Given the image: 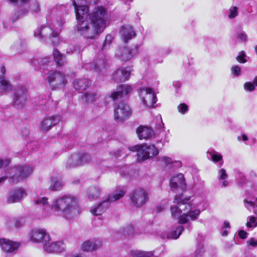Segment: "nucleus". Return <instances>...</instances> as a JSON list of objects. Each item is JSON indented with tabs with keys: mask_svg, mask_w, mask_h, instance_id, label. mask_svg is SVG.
Returning a JSON list of instances; mask_svg holds the SVG:
<instances>
[{
	"mask_svg": "<svg viewBox=\"0 0 257 257\" xmlns=\"http://www.w3.org/2000/svg\"><path fill=\"white\" fill-rule=\"evenodd\" d=\"M138 52V47L132 48L120 47L116 50L115 56L122 61H127L131 59Z\"/></svg>",
	"mask_w": 257,
	"mask_h": 257,
	"instance_id": "dca6fc26",
	"label": "nucleus"
},
{
	"mask_svg": "<svg viewBox=\"0 0 257 257\" xmlns=\"http://www.w3.org/2000/svg\"><path fill=\"white\" fill-rule=\"evenodd\" d=\"M102 245V241L98 238H93L84 241L81 249L84 251L91 252L100 248Z\"/></svg>",
	"mask_w": 257,
	"mask_h": 257,
	"instance_id": "412c9836",
	"label": "nucleus"
},
{
	"mask_svg": "<svg viewBox=\"0 0 257 257\" xmlns=\"http://www.w3.org/2000/svg\"><path fill=\"white\" fill-rule=\"evenodd\" d=\"M29 0H8V3L13 6H21L28 2Z\"/></svg>",
	"mask_w": 257,
	"mask_h": 257,
	"instance_id": "3c124183",
	"label": "nucleus"
},
{
	"mask_svg": "<svg viewBox=\"0 0 257 257\" xmlns=\"http://www.w3.org/2000/svg\"><path fill=\"white\" fill-rule=\"evenodd\" d=\"M54 59L58 66H63L66 63L65 57L61 54L59 51L54 49L53 52Z\"/></svg>",
	"mask_w": 257,
	"mask_h": 257,
	"instance_id": "2f4dec72",
	"label": "nucleus"
},
{
	"mask_svg": "<svg viewBox=\"0 0 257 257\" xmlns=\"http://www.w3.org/2000/svg\"><path fill=\"white\" fill-rule=\"evenodd\" d=\"M257 87V76H255L253 81L245 82L244 85V89L246 91L251 92L254 90L255 87Z\"/></svg>",
	"mask_w": 257,
	"mask_h": 257,
	"instance_id": "58836bf2",
	"label": "nucleus"
},
{
	"mask_svg": "<svg viewBox=\"0 0 257 257\" xmlns=\"http://www.w3.org/2000/svg\"><path fill=\"white\" fill-rule=\"evenodd\" d=\"M51 210L66 219L72 220L79 213L78 199L69 194L60 196L53 200Z\"/></svg>",
	"mask_w": 257,
	"mask_h": 257,
	"instance_id": "f03ea898",
	"label": "nucleus"
},
{
	"mask_svg": "<svg viewBox=\"0 0 257 257\" xmlns=\"http://www.w3.org/2000/svg\"><path fill=\"white\" fill-rule=\"evenodd\" d=\"M119 34L122 40L125 43L136 36L133 28L130 25L122 26L120 30Z\"/></svg>",
	"mask_w": 257,
	"mask_h": 257,
	"instance_id": "b1692460",
	"label": "nucleus"
},
{
	"mask_svg": "<svg viewBox=\"0 0 257 257\" xmlns=\"http://www.w3.org/2000/svg\"><path fill=\"white\" fill-rule=\"evenodd\" d=\"M79 161L80 162V166L84 165L89 163L91 160L90 156L86 153H79Z\"/></svg>",
	"mask_w": 257,
	"mask_h": 257,
	"instance_id": "ea45409f",
	"label": "nucleus"
},
{
	"mask_svg": "<svg viewBox=\"0 0 257 257\" xmlns=\"http://www.w3.org/2000/svg\"><path fill=\"white\" fill-rule=\"evenodd\" d=\"M178 110L180 113L184 114L188 111V107L185 103H181L178 106Z\"/></svg>",
	"mask_w": 257,
	"mask_h": 257,
	"instance_id": "8fccbe9b",
	"label": "nucleus"
},
{
	"mask_svg": "<svg viewBox=\"0 0 257 257\" xmlns=\"http://www.w3.org/2000/svg\"><path fill=\"white\" fill-rule=\"evenodd\" d=\"M0 246L6 253L14 252L19 246L18 242H14L6 238H0Z\"/></svg>",
	"mask_w": 257,
	"mask_h": 257,
	"instance_id": "4be33fe9",
	"label": "nucleus"
},
{
	"mask_svg": "<svg viewBox=\"0 0 257 257\" xmlns=\"http://www.w3.org/2000/svg\"><path fill=\"white\" fill-rule=\"evenodd\" d=\"M245 207L248 209H250V207H254L255 203L251 201H248L247 199L244 200Z\"/></svg>",
	"mask_w": 257,
	"mask_h": 257,
	"instance_id": "13d9d810",
	"label": "nucleus"
},
{
	"mask_svg": "<svg viewBox=\"0 0 257 257\" xmlns=\"http://www.w3.org/2000/svg\"><path fill=\"white\" fill-rule=\"evenodd\" d=\"M64 19L58 20L54 16H49L47 18V26H42L34 31V36L40 42L50 41L53 45H57L59 41L58 34L62 26L64 24Z\"/></svg>",
	"mask_w": 257,
	"mask_h": 257,
	"instance_id": "7ed1b4c3",
	"label": "nucleus"
},
{
	"mask_svg": "<svg viewBox=\"0 0 257 257\" xmlns=\"http://www.w3.org/2000/svg\"><path fill=\"white\" fill-rule=\"evenodd\" d=\"M107 19V11L102 7H96L91 13L88 14V19L102 32L106 28Z\"/></svg>",
	"mask_w": 257,
	"mask_h": 257,
	"instance_id": "6e6552de",
	"label": "nucleus"
},
{
	"mask_svg": "<svg viewBox=\"0 0 257 257\" xmlns=\"http://www.w3.org/2000/svg\"><path fill=\"white\" fill-rule=\"evenodd\" d=\"M51 184L49 189L51 191H58L62 190L64 183L61 177L58 175L53 176L50 179Z\"/></svg>",
	"mask_w": 257,
	"mask_h": 257,
	"instance_id": "a878e982",
	"label": "nucleus"
},
{
	"mask_svg": "<svg viewBox=\"0 0 257 257\" xmlns=\"http://www.w3.org/2000/svg\"><path fill=\"white\" fill-rule=\"evenodd\" d=\"M129 150L132 152H136L138 157L139 162L146 160L154 156H157L159 151L154 145L144 144L141 145H136L129 148Z\"/></svg>",
	"mask_w": 257,
	"mask_h": 257,
	"instance_id": "0eeeda50",
	"label": "nucleus"
},
{
	"mask_svg": "<svg viewBox=\"0 0 257 257\" xmlns=\"http://www.w3.org/2000/svg\"><path fill=\"white\" fill-rule=\"evenodd\" d=\"M86 193L88 198L90 200H93L100 196V189L98 187H91L88 188Z\"/></svg>",
	"mask_w": 257,
	"mask_h": 257,
	"instance_id": "7c9ffc66",
	"label": "nucleus"
},
{
	"mask_svg": "<svg viewBox=\"0 0 257 257\" xmlns=\"http://www.w3.org/2000/svg\"><path fill=\"white\" fill-rule=\"evenodd\" d=\"M184 229V227L181 224L174 226L172 227V229L167 233V237L169 239H177L179 237Z\"/></svg>",
	"mask_w": 257,
	"mask_h": 257,
	"instance_id": "cd10ccee",
	"label": "nucleus"
},
{
	"mask_svg": "<svg viewBox=\"0 0 257 257\" xmlns=\"http://www.w3.org/2000/svg\"><path fill=\"white\" fill-rule=\"evenodd\" d=\"M241 138H242V140L243 141H247L248 140L247 137L245 135H244V134H243V135H241L240 136H238L237 137V139L239 141H240Z\"/></svg>",
	"mask_w": 257,
	"mask_h": 257,
	"instance_id": "69168bd1",
	"label": "nucleus"
},
{
	"mask_svg": "<svg viewBox=\"0 0 257 257\" xmlns=\"http://www.w3.org/2000/svg\"><path fill=\"white\" fill-rule=\"evenodd\" d=\"M189 198L183 199L182 195H176L174 200V204L171 206L172 216L178 220L179 224L188 223V216L185 212L189 209V204L187 201Z\"/></svg>",
	"mask_w": 257,
	"mask_h": 257,
	"instance_id": "423d86ee",
	"label": "nucleus"
},
{
	"mask_svg": "<svg viewBox=\"0 0 257 257\" xmlns=\"http://www.w3.org/2000/svg\"><path fill=\"white\" fill-rule=\"evenodd\" d=\"M164 209V207L163 206L159 205L156 208V210L157 213L160 212Z\"/></svg>",
	"mask_w": 257,
	"mask_h": 257,
	"instance_id": "774afa93",
	"label": "nucleus"
},
{
	"mask_svg": "<svg viewBox=\"0 0 257 257\" xmlns=\"http://www.w3.org/2000/svg\"><path fill=\"white\" fill-rule=\"evenodd\" d=\"M181 84L179 81H175L173 82V86L176 88V92H178V89L181 87Z\"/></svg>",
	"mask_w": 257,
	"mask_h": 257,
	"instance_id": "e2e57ef3",
	"label": "nucleus"
},
{
	"mask_svg": "<svg viewBox=\"0 0 257 257\" xmlns=\"http://www.w3.org/2000/svg\"><path fill=\"white\" fill-rule=\"evenodd\" d=\"M112 39H113V38L111 35H106V36L105 37V39L104 41L103 44L102 48H101L102 51L105 50L109 46L110 44H111V43L112 42Z\"/></svg>",
	"mask_w": 257,
	"mask_h": 257,
	"instance_id": "c03bdc74",
	"label": "nucleus"
},
{
	"mask_svg": "<svg viewBox=\"0 0 257 257\" xmlns=\"http://www.w3.org/2000/svg\"><path fill=\"white\" fill-rule=\"evenodd\" d=\"M130 198L133 204L136 207L140 208L148 201L149 193L144 188H137L130 193Z\"/></svg>",
	"mask_w": 257,
	"mask_h": 257,
	"instance_id": "9d476101",
	"label": "nucleus"
},
{
	"mask_svg": "<svg viewBox=\"0 0 257 257\" xmlns=\"http://www.w3.org/2000/svg\"><path fill=\"white\" fill-rule=\"evenodd\" d=\"M91 84V81L87 78L76 79L73 82L74 88L79 92L86 90Z\"/></svg>",
	"mask_w": 257,
	"mask_h": 257,
	"instance_id": "bb28decb",
	"label": "nucleus"
},
{
	"mask_svg": "<svg viewBox=\"0 0 257 257\" xmlns=\"http://www.w3.org/2000/svg\"><path fill=\"white\" fill-rule=\"evenodd\" d=\"M228 175L226 171L224 169H221L218 171V178L219 181L223 180L222 186L226 187L228 185V182L225 180L227 178Z\"/></svg>",
	"mask_w": 257,
	"mask_h": 257,
	"instance_id": "4c0bfd02",
	"label": "nucleus"
},
{
	"mask_svg": "<svg viewBox=\"0 0 257 257\" xmlns=\"http://www.w3.org/2000/svg\"><path fill=\"white\" fill-rule=\"evenodd\" d=\"M172 164L174 165V166L178 168H180L182 166V162L180 161H173Z\"/></svg>",
	"mask_w": 257,
	"mask_h": 257,
	"instance_id": "0e129e2a",
	"label": "nucleus"
},
{
	"mask_svg": "<svg viewBox=\"0 0 257 257\" xmlns=\"http://www.w3.org/2000/svg\"><path fill=\"white\" fill-rule=\"evenodd\" d=\"M27 195V191L22 187L12 189L7 194V202L8 204L19 202L24 199Z\"/></svg>",
	"mask_w": 257,
	"mask_h": 257,
	"instance_id": "ddd939ff",
	"label": "nucleus"
},
{
	"mask_svg": "<svg viewBox=\"0 0 257 257\" xmlns=\"http://www.w3.org/2000/svg\"><path fill=\"white\" fill-rule=\"evenodd\" d=\"M142 103L146 107H155L157 99L154 90L151 88H141L139 91Z\"/></svg>",
	"mask_w": 257,
	"mask_h": 257,
	"instance_id": "1a4fd4ad",
	"label": "nucleus"
},
{
	"mask_svg": "<svg viewBox=\"0 0 257 257\" xmlns=\"http://www.w3.org/2000/svg\"><path fill=\"white\" fill-rule=\"evenodd\" d=\"M99 97V95L96 92H87L83 94L82 98L86 102H92L96 100Z\"/></svg>",
	"mask_w": 257,
	"mask_h": 257,
	"instance_id": "f704fd0d",
	"label": "nucleus"
},
{
	"mask_svg": "<svg viewBox=\"0 0 257 257\" xmlns=\"http://www.w3.org/2000/svg\"><path fill=\"white\" fill-rule=\"evenodd\" d=\"M61 120L60 115L47 116L43 119L40 123V127L43 131L47 132Z\"/></svg>",
	"mask_w": 257,
	"mask_h": 257,
	"instance_id": "a211bd4d",
	"label": "nucleus"
},
{
	"mask_svg": "<svg viewBox=\"0 0 257 257\" xmlns=\"http://www.w3.org/2000/svg\"><path fill=\"white\" fill-rule=\"evenodd\" d=\"M123 234L128 236H132L134 233V228L132 225H128L123 229Z\"/></svg>",
	"mask_w": 257,
	"mask_h": 257,
	"instance_id": "37998d69",
	"label": "nucleus"
},
{
	"mask_svg": "<svg viewBox=\"0 0 257 257\" xmlns=\"http://www.w3.org/2000/svg\"><path fill=\"white\" fill-rule=\"evenodd\" d=\"M33 171V168L28 165H17L8 168L5 170V175L0 177V185L7 179L11 184H16L30 176Z\"/></svg>",
	"mask_w": 257,
	"mask_h": 257,
	"instance_id": "39448f33",
	"label": "nucleus"
},
{
	"mask_svg": "<svg viewBox=\"0 0 257 257\" xmlns=\"http://www.w3.org/2000/svg\"><path fill=\"white\" fill-rule=\"evenodd\" d=\"M65 244L62 241L50 242L49 241L44 243L43 245L44 250L48 252H61L65 249Z\"/></svg>",
	"mask_w": 257,
	"mask_h": 257,
	"instance_id": "aec40b11",
	"label": "nucleus"
},
{
	"mask_svg": "<svg viewBox=\"0 0 257 257\" xmlns=\"http://www.w3.org/2000/svg\"><path fill=\"white\" fill-rule=\"evenodd\" d=\"M239 236L241 238L245 239L247 237V233L243 231V230H240L238 233Z\"/></svg>",
	"mask_w": 257,
	"mask_h": 257,
	"instance_id": "680f3d73",
	"label": "nucleus"
},
{
	"mask_svg": "<svg viewBox=\"0 0 257 257\" xmlns=\"http://www.w3.org/2000/svg\"><path fill=\"white\" fill-rule=\"evenodd\" d=\"M30 240L34 242L44 243L50 241L49 234L44 229L34 228L29 233Z\"/></svg>",
	"mask_w": 257,
	"mask_h": 257,
	"instance_id": "2eb2a0df",
	"label": "nucleus"
},
{
	"mask_svg": "<svg viewBox=\"0 0 257 257\" xmlns=\"http://www.w3.org/2000/svg\"><path fill=\"white\" fill-rule=\"evenodd\" d=\"M28 13V10L27 9H23L19 11V12H17V14H15L16 15H17V17L15 20H13V21H15L17 20V19H18L19 18L27 15Z\"/></svg>",
	"mask_w": 257,
	"mask_h": 257,
	"instance_id": "5fc2aeb1",
	"label": "nucleus"
},
{
	"mask_svg": "<svg viewBox=\"0 0 257 257\" xmlns=\"http://www.w3.org/2000/svg\"><path fill=\"white\" fill-rule=\"evenodd\" d=\"M124 194V191L122 190H120L118 193H116L111 196H109L106 200L99 203L97 207L92 208L90 209L91 213L95 215H100L102 214L108 208L110 202L118 200L120 198L122 197Z\"/></svg>",
	"mask_w": 257,
	"mask_h": 257,
	"instance_id": "9b49d317",
	"label": "nucleus"
},
{
	"mask_svg": "<svg viewBox=\"0 0 257 257\" xmlns=\"http://www.w3.org/2000/svg\"><path fill=\"white\" fill-rule=\"evenodd\" d=\"M47 79L51 85L57 88H63L67 83L65 75L60 72H49Z\"/></svg>",
	"mask_w": 257,
	"mask_h": 257,
	"instance_id": "4468645a",
	"label": "nucleus"
},
{
	"mask_svg": "<svg viewBox=\"0 0 257 257\" xmlns=\"http://www.w3.org/2000/svg\"><path fill=\"white\" fill-rule=\"evenodd\" d=\"M30 9L33 13H38L40 12L41 9L39 3L36 0L32 2L30 5Z\"/></svg>",
	"mask_w": 257,
	"mask_h": 257,
	"instance_id": "79ce46f5",
	"label": "nucleus"
},
{
	"mask_svg": "<svg viewBox=\"0 0 257 257\" xmlns=\"http://www.w3.org/2000/svg\"><path fill=\"white\" fill-rule=\"evenodd\" d=\"M247 244L252 247H256L257 246V240L252 237L247 241Z\"/></svg>",
	"mask_w": 257,
	"mask_h": 257,
	"instance_id": "052dcab7",
	"label": "nucleus"
},
{
	"mask_svg": "<svg viewBox=\"0 0 257 257\" xmlns=\"http://www.w3.org/2000/svg\"><path fill=\"white\" fill-rule=\"evenodd\" d=\"M72 4L74 7L76 19L77 32L80 36L86 39L94 40L102 31L88 19L89 8L87 6H78L74 0Z\"/></svg>",
	"mask_w": 257,
	"mask_h": 257,
	"instance_id": "f257e3e1",
	"label": "nucleus"
},
{
	"mask_svg": "<svg viewBox=\"0 0 257 257\" xmlns=\"http://www.w3.org/2000/svg\"><path fill=\"white\" fill-rule=\"evenodd\" d=\"M107 67L108 64L105 56H99L94 60L93 68L96 72L103 73Z\"/></svg>",
	"mask_w": 257,
	"mask_h": 257,
	"instance_id": "5701e85b",
	"label": "nucleus"
},
{
	"mask_svg": "<svg viewBox=\"0 0 257 257\" xmlns=\"http://www.w3.org/2000/svg\"><path fill=\"white\" fill-rule=\"evenodd\" d=\"M79 159L78 153L71 155L67 161L66 167L67 168H73L80 166Z\"/></svg>",
	"mask_w": 257,
	"mask_h": 257,
	"instance_id": "c756f323",
	"label": "nucleus"
},
{
	"mask_svg": "<svg viewBox=\"0 0 257 257\" xmlns=\"http://www.w3.org/2000/svg\"><path fill=\"white\" fill-rule=\"evenodd\" d=\"M25 223V220L24 218L17 217L14 218V227L19 228L22 227Z\"/></svg>",
	"mask_w": 257,
	"mask_h": 257,
	"instance_id": "a18cd8bd",
	"label": "nucleus"
},
{
	"mask_svg": "<svg viewBox=\"0 0 257 257\" xmlns=\"http://www.w3.org/2000/svg\"><path fill=\"white\" fill-rule=\"evenodd\" d=\"M161 160L162 161H163V162H164V163L166 165H168L169 164H171L172 163H173L172 159L171 158L168 157H166V156L162 157L161 159Z\"/></svg>",
	"mask_w": 257,
	"mask_h": 257,
	"instance_id": "bf43d9fd",
	"label": "nucleus"
},
{
	"mask_svg": "<svg viewBox=\"0 0 257 257\" xmlns=\"http://www.w3.org/2000/svg\"><path fill=\"white\" fill-rule=\"evenodd\" d=\"M246 55L244 52L241 51L239 53L238 56L236 57V60L241 63H244L246 62L245 59Z\"/></svg>",
	"mask_w": 257,
	"mask_h": 257,
	"instance_id": "603ef678",
	"label": "nucleus"
},
{
	"mask_svg": "<svg viewBox=\"0 0 257 257\" xmlns=\"http://www.w3.org/2000/svg\"><path fill=\"white\" fill-rule=\"evenodd\" d=\"M83 67L86 69V70H90L91 69L92 66L91 64L88 63H85L84 65L83 66Z\"/></svg>",
	"mask_w": 257,
	"mask_h": 257,
	"instance_id": "338daca9",
	"label": "nucleus"
},
{
	"mask_svg": "<svg viewBox=\"0 0 257 257\" xmlns=\"http://www.w3.org/2000/svg\"><path fill=\"white\" fill-rule=\"evenodd\" d=\"M204 252L203 246L201 244H199L195 251V257H201Z\"/></svg>",
	"mask_w": 257,
	"mask_h": 257,
	"instance_id": "de8ad7c7",
	"label": "nucleus"
},
{
	"mask_svg": "<svg viewBox=\"0 0 257 257\" xmlns=\"http://www.w3.org/2000/svg\"><path fill=\"white\" fill-rule=\"evenodd\" d=\"M137 133L140 140L149 139L154 136L153 131L147 126H139L137 130Z\"/></svg>",
	"mask_w": 257,
	"mask_h": 257,
	"instance_id": "393cba45",
	"label": "nucleus"
},
{
	"mask_svg": "<svg viewBox=\"0 0 257 257\" xmlns=\"http://www.w3.org/2000/svg\"><path fill=\"white\" fill-rule=\"evenodd\" d=\"M5 225L7 228L12 229L14 228V218H9L7 219L5 222Z\"/></svg>",
	"mask_w": 257,
	"mask_h": 257,
	"instance_id": "6e6d98bb",
	"label": "nucleus"
},
{
	"mask_svg": "<svg viewBox=\"0 0 257 257\" xmlns=\"http://www.w3.org/2000/svg\"><path fill=\"white\" fill-rule=\"evenodd\" d=\"M33 203L37 206L43 207V210L46 213H48L49 210L51 209V205H49L47 197H38L34 200Z\"/></svg>",
	"mask_w": 257,
	"mask_h": 257,
	"instance_id": "c85d7f7f",
	"label": "nucleus"
},
{
	"mask_svg": "<svg viewBox=\"0 0 257 257\" xmlns=\"http://www.w3.org/2000/svg\"><path fill=\"white\" fill-rule=\"evenodd\" d=\"M171 189L175 192L178 189L183 190L185 188L186 184L184 175L178 173L171 178L170 180Z\"/></svg>",
	"mask_w": 257,
	"mask_h": 257,
	"instance_id": "f3484780",
	"label": "nucleus"
},
{
	"mask_svg": "<svg viewBox=\"0 0 257 257\" xmlns=\"http://www.w3.org/2000/svg\"><path fill=\"white\" fill-rule=\"evenodd\" d=\"M29 98L27 89L24 86L17 88L13 97L12 103L13 106L17 108H22L26 104Z\"/></svg>",
	"mask_w": 257,
	"mask_h": 257,
	"instance_id": "f8f14e48",
	"label": "nucleus"
},
{
	"mask_svg": "<svg viewBox=\"0 0 257 257\" xmlns=\"http://www.w3.org/2000/svg\"><path fill=\"white\" fill-rule=\"evenodd\" d=\"M237 9L236 7H232L229 9L228 14L229 18L233 19L237 15Z\"/></svg>",
	"mask_w": 257,
	"mask_h": 257,
	"instance_id": "09e8293b",
	"label": "nucleus"
},
{
	"mask_svg": "<svg viewBox=\"0 0 257 257\" xmlns=\"http://www.w3.org/2000/svg\"><path fill=\"white\" fill-rule=\"evenodd\" d=\"M11 159L8 158H0V168L3 166H8L11 162Z\"/></svg>",
	"mask_w": 257,
	"mask_h": 257,
	"instance_id": "4d7b16f0",
	"label": "nucleus"
},
{
	"mask_svg": "<svg viewBox=\"0 0 257 257\" xmlns=\"http://www.w3.org/2000/svg\"><path fill=\"white\" fill-rule=\"evenodd\" d=\"M235 38L239 42L245 43L247 40V35L245 32L240 31L237 32L235 35Z\"/></svg>",
	"mask_w": 257,
	"mask_h": 257,
	"instance_id": "a19ab883",
	"label": "nucleus"
},
{
	"mask_svg": "<svg viewBox=\"0 0 257 257\" xmlns=\"http://www.w3.org/2000/svg\"><path fill=\"white\" fill-rule=\"evenodd\" d=\"M131 255L133 257H158L154 255L153 251L146 252L141 250H132Z\"/></svg>",
	"mask_w": 257,
	"mask_h": 257,
	"instance_id": "c9c22d12",
	"label": "nucleus"
},
{
	"mask_svg": "<svg viewBox=\"0 0 257 257\" xmlns=\"http://www.w3.org/2000/svg\"><path fill=\"white\" fill-rule=\"evenodd\" d=\"M249 220L246 223L247 227H255L256 223V218L254 216H250L248 217Z\"/></svg>",
	"mask_w": 257,
	"mask_h": 257,
	"instance_id": "49530a36",
	"label": "nucleus"
},
{
	"mask_svg": "<svg viewBox=\"0 0 257 257\" xmlns=\"http://www.w3.org/2000/svg\"><path fill=\"white\" fill-rule=\"evenodd\" d=\"M132 89V87L128 85H120L117 87L116 91L112 92L110 96L114 102V117L117 122L125 121L132 115L130 107L122 101Z\"/></svg>",
	"mask_w": 257,
	"mask_h": 257,
	"instance_id": "20e7f679",
	"label": "nucleus"
},
{
	"mask_svg": "<svg viewBox=\"0 0 257 257\" xmlns=\"http://www.w3.org/2000/svg\"><path fill=\"white\" fill-rule=\"evenodd\" d=\"M231 70L232 74L235 76H238L240 75L241 69L238 66L234 65L232 66Z\"/></svg>",
	"mask_w": 257,
	"mask_h": 257,
	"instance_id": "864d4df0",
	"label": "nucleus"
},
{
	"mask_svg": "<svg viewBox=\"0 0 257 257\" xmlns=\"http://www.w3.org/2000/svg\"><path fill=\"white\" fill-rule=\"evenodd\" d=\"M207 157L214 163L221 161V162L219 163L220 167L223 164L222 156L214 150L210 152H207Z\"/></svg>",
	"mask_w": 257,
	"mask_h": 257,
	"instance_id": "72a5a7b5",
	"label": "nucleus"
},
{
	"mask_svg": "<svg viewBox=\"0 0 257 257\" xmlns=\"http://www.w3.org/2000/svg\"><path fill=\"white\" fill-rule=\"evenodd\" d=\"M132 69L131 67L117 69L113 74L112 78L116 82H122L128 79Z\"/></svg>",
	"mask_w": 257,
	"mask_h": 257,
	"instance_id": "6ab92c4d",
	"label": "nucleus"
},
{
	"mask_svg": "<svg viewBox=\"0 0 257 257\" xmlns=\"http://www.w3.org/2000/svg\"><path fill=\"white\" fill-rule=\"evenodd\" d=\"M185 213L188 216V221L190 219L191 220H195L198 218L200 213V211L197 209H192L189 205V209L188 211L185 212Z\"/></svg>",
	"mask_w": 257,
	"mask_h": 257,
	"instance_id": "e433bc0d",
	"label": "nucleus"
},
{
	"mask_svg": "<svg viewBox=\"0 0 257 257\" xmlns=\"http://www.w3.org/2000/svg\"><path fill=\"white\" fill-rule=\"evenodd\" d=\"M12 86L10 82L3 76H0V94L11 90Z\"/></svg>",
	"mask_w": 257,
	"mask_h": 257,
	"instance_id": "473e14b6",
	"label": "nucleus"
}]
</instances>
